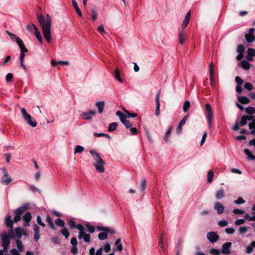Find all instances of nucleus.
I'll return each instance as SVG.
<instances>
[{
	"label": "nucleus",
	"mask_w": 255,
	"mask_h": 255,
	"mask_svg": "<svg viewBox=\"0 0 255 255\" xmlns=\"http://www.w3.org/2000/svg\"><path fill=\"white\" fill-rule=\"evenodd\" d=\"M55 222L57 226L60 227H63L65 225L64 221L59 218L56 219Z\"/></svg>",
	"instance_id": "37"
},
{
	"label": "nucleus",
	"mask_w": 255,
	"mask_h": 255,
	"mask_svg": "<svg viewBox=\"0 0 255 255\" xmlns=\"http://www.w3.org/2000/svg\"><path fill=\"white\" fill-rule=\"evenodd\" d=\"M96 228L98 231H104L105 232H110V228L106 227L97 226Z\"/></svg>",
	"instance_id": "40"
},
{
	"label": "nucleus",
	"mask_w": 255,
	"mask_h": 255,
	"mask_svg": "<svg viewBox=\"0 0 255 255\" xmlns=\"http://www.w3.org/2000/svg\"><path fill=\"white\" fill-rule=\"evenodd\" d=\"M249 127L250 129L255 128V119L253 120L251 123L249 124Z\"/></svg>",
	"instance_id": "64"
},
{
	"label": "nucleus",
	"mask_w": 255,
	"mask_h": 255,
	"mask_svg": "<svg viewBox=\"0 0 255 255\" xmlns=\"http://www.w3.org/2000/svg\"><path fill=\"white\" fill-rule=\"evenodd\" d=\"M235 203L236 204H244L246 202V201L242 198H239L237 200L234 201Z\"/></svg>",
	"instance_id": "61"
},
{
	"label": "nucleus",
	"mask_w": 255,
	"mask_h": 255,
	"mask_svg": "<svg viewBox=\"0 0 255 255\" xmlns=\"http://www.w3.org/2000/svg\"><path fill=\"white\" fill-rule=\"evenodd\" d=\"M44 35V37L46 41L50 43L51 41V33H43Z\"/></svg>",
	"instance_id": "49"
},
{
	"label": "nucleus",
	"mask_w": 255,
	"mask_h": 255,
	"mask_svg": "<svg viewBox=\"0 0 255 255\" xmlns=\"http://www.w3.org/2000/svg\"><path fill=\"white\" fill-rule=\"evenodd\" d=\"M1 170L3 172V175L0 179V183L3 185H7L11 183L12 179L11 177L8 175V172L6 168H2Z\"/></svg>",
	"instance_id": "6"
},
{
	"label": "nucleus",
	"mask_w": 255,
	"mask_h": 255,
	"mask_svg": "<svg viewBox=\"0 0 255 255\" xmlns=\"http://www.w3.org/2000/svg\"><path fill=\"white\" fill-rule=\"evenodd\" d=\"M1 245L3 247V251L4 252H7L9 246L10 244V239L9 237H8V235L6 232H3L1 234Z\"/></svg>",
	"instance_id": "5"
},
{
	"label": "nucleus",
	"mask_w": 255,
	"mask_h": 255,
	"mask_svg": "<svg viewBox=\"0 0 255 255\" xmlns=\"http://www.w3.org/2000/svg\"><path fill=\"white\" fill-rule=\"evenodd\" d=\"M22 117L26 123L32 127H35L37 125V123L31 116L27 113L26 109L24 108H20Z\"/></svg>",
	"instance_id": "2"
},
{
	"label": "nucleus",
	"mask_w": 255,
	"mask_h": 255,
	"mask_svg": "<svg viewBox=\"0 0 255 255\" xmlns=\"http://www.w3.org/2000/svg\"><path fill=\"white\" fill-rule=\"evenodd\" d=\"M8 34L12 40L16 42L20 49V52H21V51L22 52V51L24 53L27 52V49L25 47L24 44L20 38L17 37L14 33H8Z\"/></svg>",
	"instance_id": "4"
},
{
	"label": "nucleus",
	"mask_w": 255,
	"mask_h": 255,
	"mask_svg": "<svg viewBox=\"0 0 255 255\" xmlns=\"http://www.w3.org/2000/svg\"><path fill=\"white\" fill-rule=\"evenodd\" d=\"M190 15H191V12H190V11H189L186 14V15L184 17V19L182 22V26H181L182 29H184L188 24L189 20H190Z\"/></svg>",
	"instance_id": "17"
},
{
	"label": "nucleus",
	"mask_w": 255,
	"mask_h": 255,
	"mask_svg": "<svg viewBox=\"0 0 255 255\" xmlns=\"http://www.w3.org/2000/svg\"><path fill=\"white\" fill-rule=\"evenodd\" d=\"M95 105L98 110V112L100 114L102 113L104 111V106H105L104 102L100 101V102H97L96 103Z\"/></svg>",
	"instance_id": "21"
},
{
	"label": "nucleus",
	"mask_w": 255,
	"mask_h": 255,
	"mask_svg": "<svg viewBox=\"0 0 255 255\" xmlns=\"http://www.w3.org/2000/svg\"><path fill=\"white\" fill-rule=\"evenodd\" d=\"M118 127V124L114 122L109 125L108 130L110 132L115 130Z\"/></svg>",
	"instance_id": "31"
},
{
	"label": "nucleus",
	"mask_w": 255,
	"mask_h": 255,
	"mask_svg": "<svg viewBox=\"0 0 255 255\" xmlns=\"http://www.w3.org/2000/svg\"><path fill=\"white\" fill-rule=\"evenodd\" d=\"M254 33H246L245 38L249 43L255 41V36L253 35Z\"/></svg>",
	"instance_id": "19"
},
{
	"label": "nucleus",
	"mask_w": 255,
	"mask_h": 255,
	"mask_svg": "<svg viewBox=\"0 0 255 255\" xmlns=\"http://www.w3.org/2000/svg\"><path fill=\"white\" fill-rule=\"evenodd\" d=\"M160 114V103L156 104L155 115L158 117Z\"/></svg>",
	"instance_id": "56"
},
{
	"label": "nucleus",
	"mask_w": 255,
	"mask_h": 255,
	"mask_svg": "<svg viewBox=\"0 0 255 255\" xmlns=\"http://www.w3.org/2000/svg\"><path fill=\"white\" fill-rule=\"evenodd\" d=\"M238 100L242 104H247L250 102V100L246 96H239L238 97Z\"/></svg>",
	"instance_id": "22"
},
{
	"label": "nucleus",
	"mask_w": 255,
	"mask_h": 255,
	"mask_svg": "<svg viewBox=\"0 0 255 255\" xmlns=\"http://www.w3.org/2000/svg\"><path fill=\"white\" fill-rule=\"evenodd\" d=\"M235 230L233 228H227L225 232L228 234H232L235 232Z\"/></svg>",
	"instance_id": "62"
},
{
	"label": "nucleus",
	"mask_w": 255,
	"mask_h": 255,
	"mask_svg": "<svg viewBox=\"0 0 255 255\" xmlns=\"http://www.w3.org/2000/svg\"><path fill=\"white\" fill-rule=\"evenodd\" d=\"M77 229L79 231L78 238L79 239H81L83 238V236L86 234L85 233V228L81 224H78L77 227Z\"/></svg>",
	"instance_id": "18"
},
{
	"label": "nucleus",
	"mask_w": 255,
	"mask_h": 255,
	"mask_svg": "<svg viewBox=\"0 0 255 255\" xmlns=\"http://www.w3.org/2000/svg\"><path fill=\"white\" fill-rule=\"evenodd\" d=\"M14 213L15 214V216L13 218V222H17L18 221H19L21 220V215L22 213L16 211V209L14 210Z\"/></svg>",
	"instance_id": "27"
},
{
	"label": "nucleus",
	"mask_w": 255,
	"mask_h": 255,
	"mask_svg": "<svg viewBox=\"0 0 255 255\" xmlns=\"http://www.w3.org/2000/svg\"><path fill=\"white\" fill-rule=\"evenodd\" d=\"M214 173L212 170H210L208 173L207 181L208 183H210L212 182L214 177Z\"/></svg>",
	"instance_id": "34"
},
{
	"label": "nucleus",
	"mask_w": 255,
	"mask_h": 255,
	"mask_svg": "<svg viewBox=\"0 0 255 255\" xmlns=\"http://www.w3.org/2000/svg\"><path fill=\"white\" fill-rule=\"evenodd\" d=\"M108 232H101L98 235V238L100 240H104L108 238Z\"/></svg>",
	"instance_id": "36"
},
{
	"label": "nucleus",
	"mask_w": 255,
	"mask_h": 255,
	"mask_svg": "<svg viewBox=\"0 0 255 255\" xmlns=\"http://www.w3.org/2000/svg\"><path fill=\"white\" fill-rule=\"evenodd\" d=\"M245 88L248 91H251L253 89V86L250 83H246Z\"/></svg>",
	"instance_id": "53"
},
{
	"label": "nucleus",
	"mask_w": 255,
	"mask_h": 255,
	"mask_svg": "<svg viewBox=\"0 0 255 255\" xmlns=\"http://www.w3.org/2000/svg\"><path fill=\"white\" fill-rule=\"evenodd\" d=\"M214 66L213 63H210L209 64V76L211 84L212 86H214Z\"/></svg>",
	"instance_id": "15"
},
{
	"label": "nucleus",
	"mask_w": 255,
	"mask_h": 255,
	"mask_svg": "<svg viewBox=\"0 0 255 255\" xmlns=\"http://www.w3.org/2000/svg\"><path fill=\"white\" fill-rule=\"evenodd\" d=\"M84 148L83 146L81 145H77L75 148V153H81L84 151Z\"/></svg>",
	"instance_id": "42"
},
{
	"label": "nucleus",
	"mask_w": 255,
	"mask_h": 255,
	"mask_svg": "<svg viewBox=\"0 0 255 255\" xmlns=\"http://www.w3.org/2000/svg\"><path fill=\"white\" fill-rule=\"evenodd\" d=\"M16 246L17 248L18 249V252H21L23 250V246L22 244V243L19 241H16Z\"/></svg>",
	"instance_id": "47"
},
{
	"label": "nucleus",
	"mask_w": 255,
	"mask_h": 255,
	"mask_svg": "<svg viewBox=\"0 0 255 255\" xmlns=\"http://www.w3.org/2000/svg\"><path fill=\"white\" fill-rule=\"evenodd\" d=\"M190 103L189 101H186L183 106V110L184 112H186L190 108Z\"/></svg>",
	"instance_id": "41"
},
{
	"label": "nucleus",
	"mask_w": 255,
	"mask_h": 255,
	"mask_svg": "<svg viewBox=\"0 0 255 255\" xmlns=\"http://www.w3.org/2000/svg\"><path fill=\"white\" fill-rule=\"evenodd\" d=\"M72 2L73 6L74 8L77 13L78 14L79 16L81 17L82 16V13L81 12L80 8L78 7L77 3L75 1V0H72Z\"/></svg>",
	"instance_id": "24"
},
{
	"label": "nucleus",
	"mask_w": 255,
	"mask_h": 255,
	"mask_svg": "<svg viewBox=\"0 0 255 255\" xmlns=\"http://www.w3.org/2000/svg\"><path fill=\"white\" fill-rule=\"evenodd\" d=\"M51 63H52V65H53V66L57 65L58 64L68 66V64H69L68 62L67 61H56L52 60V62H51Z\"/></svg>",
	"instance_id": "29"
},
{
	"label": "nucleus",
	"mask_w": 255,
	"mask_h": 255,
	"mask_svg": "<svg viewBox=\"0 0 255 255\" xmlns=\"http://www.w3.org/2000/svg\"><path fill=\"white\" fill-rule=\"evenodd\" d=\"M5 222L8 227L12 228V224L10 216H7L5 217Z\"/></svg>",
	"instance_id": "30"
},
{
	"label": "nucleus",
	"mask_w": 255,
	"mask_h": 255,
	"mask_svg": "<svg viewBox=\"0 0 255 255\" xmlns=\"http://www.w3.org/2000/svg\"><path fill=\"white\" fill-rule=\"evenodd\" d=\"M15 234L16 235L17 238L19 239L21 238L22 236V233H21V230L19 227H17L15 229Z\"/></svg>",
	"instance_id": "44"
},
{
	"label": "nucleus",
	"mask_w": 255,
	"mask_h": 255,
	"mask_svg": "<svg viewBox=\"0 0 255 255\" xmlns=\"http://www.w3.org/2000/svg\"><path fill=\"white\" fill-rule=\"evenodd\" d=\"M246 117H245V116H243L242 118H241V122L240 123V125L241 126H245L247 124V120L246 119Z\"/></svg>",
	"instance_id": "51"
},
{
	"label": "nucleus",
	"mask_w": 255,
	"mask_h": 255,
	"mask_svg": "<svg viewBox=\"0 0 255 255\" xmlns=\"http://www.w3.org/2000/svg\"><path fill=\"white\" fill-rule=\"evenodd\" d=\"M247 231H248V227H246V226L241 227L239 229V232L241 234L246 233L247 232Z\"/></svg>",
	"instance_id": "57"
},
{
	"label": "nucleus",
	"mask_w": 255,
	"mask_h": 255,
	"mask_svg": "<svg viewBox=\"0 0 255 255\" xmlns=\"http://www.w3.org/2000/svg\"><path fill=\"white\" fill-rule=\"evenodd\" d=\"M179 38L180 44H183L188 38L187 33H180Z\"/></svg>",
	"instance_id": "23"
},
{
	"label": "nucleus",
	"mask_w": 255,
	"mask_h": 255,
	"mask_svg": "<svg viewBox=\"0 0 255 255\" xmlns=\"http://www.w3.org/2000/svg\"><path fill=\"white\" fill-rule=\"evenodd\" d=\"M28 188L33 192H39V190L33 185H28Z\"/></svg>",
	"instance_id": "52"
},
{
	"label": "nucleus",
	"mask_w": 255,
	"mask_h": 255,
	"mask_svg": "<svg viewBox=\"0 0 255 255\" xmlns=\"http://www.w3.org/2000/svg\"><path fill=\"white\" fill-rule=\"evenodd\" d=\"M96 114L95 110H90L89 112H85L82 113L83 119L86 120H90L92 117Z\"/></svg>",
	"instance_id": "9"
},
{
	"label": "nucleus",
	"mask_w": 255,
	"mask_h": 255,
	"mask_svg": "<svg viewBox=\"0 0 255 255\" xmlns=\"http://www.w3.org/2000/svg\"><path fill=\"white\" fill-rule=\"evenodd\" d=\"M214 209L218 214L223 213V205L219 202H215L214 203Z\"/></svg>",
	"instance_id": "16"
},
{
	"label": "nucleus",
	"mask_w": 255,
	"mask_h": 255,
	"mask_svg": "<svg viewBox=\"0 0 255 255\" xmlns=\"http://www.w3.org/2000/svg\"><path fill=\"white\" fill-rule=\"evenodd\" d=\"M90 153L92 156L93 159L94 160L95 162H99L100 161H102L103 159L100 157L99 154L97 153L94 150H90Z\"/></svg>",
	"instance_id": "13"
},
{
	"label": "nucleus",
	"mask_w": 255,
	"mask_h": 255,
	"mask_svg": "<svg viewBox=\"0 0 255 255\" xmlns=\"http://www.w3.org/2000/svg\"><path fill=\"white\" fill-rule=\"evenodd\" d=\"M246 113L249 115H253L255 113V109L253 107H249L245 109Z\"/></svg>",
	"instance_id": "35"
},
{
	"label": "nucleus",
	"mask_w": 255,
	"mask_h": 255,
	"mask_svg": "<svg viewBox=\"0 0 255 255\" xmlns=\"http://www.w3.org/2000/svg\"><path fill=\"white\" fill-rule=\"evenodd\" d=\"M239 65L245 70H249L251 67V64L246 60L241 61Z\"/></svg>",
	"instance_id": "20"
},
{
	"label": "nucleus",
	"mask_w": 255,
	"mask_h": 255,
	"mask_svg": "<svg viewBox=\"0 0 255 255\" xmlns=\"http://www.w3.org/2000/svg\"><path fill=\"white\" fill-rule=\"evenodd\" d=\"M244 152L248 155L249 159L254 160L255 159V156L252 153L251 151L248 149H245Z\"/></svg>",
	"instance_id": "32"
},
{
	"label": "nucleus",
	"mask_w": 255,
	"mask_h": 255,
	"mask_svg": "<svg viewBox=\"0 0 255 255\" xmlns=\"http://www.w3.org/2000/svg\"><path fill=\"white\" fill-rule=\"evenodd\" d=\"M68 223L70 227L72 229H77V225L75 224V223L73 220H69Z\"/></svg>",
	"instance_id": "50"
},
{
	"label": "nucleus",
	"mask_w": 255,
	"mask_h": 255,
	"mask_svg": "<svg viewBox=\"0 0 255 255\" xmlns=\"http://www.w3.org/2000/svg\"><path fill=\"white\" fill-rule=\"evenodd\" d=\"M207 238L211 243H213L218 241L219 236L215 232H210L207 233Z\"/></svg>",
	"instance_id": "7"
},
{
	"label": "nucleus",
	"mask_w": 255,
	"mask_h": 255,
	"mask_svg": "<svg viewBox=\"0 0 255 255\" xmlns=\"http://www.w3.org/2000/svg\"><path fill=\"white\" fill-rule=\"evenodd\" d=\"M28 207H29L28 205L27 204H25L23 205L22 206H21L20 207L16 209V211L19 212L22 214L24 211H25L28 209Z\"/></svg>",
	"instance_id": "33"
},
{
	"label": "nucleus",
	"mask_w": 255,
	"mask_h": 255,
	"mask_svg": "<svg viewBox=\"0 0 255 255\" xmlns=\"http://www.w3.org/2000/svg\"><path fill=\"white\" fill-rule=\"evenodd\" d=\"M245 47L243 45H239L237 48V52L240 53H244Z\"/></svg>",
	"instance_id": "55"
},
{
	"label": "nucleus",
	"mask_w": 255,
	"mask_h": 255,
	"mask_svg": "<svg viewBox=\"0 0 255 255\" xmlns=\"http://www.w3.org/2000/svg\"><path fill=\"white\" fill-rule=\"evenodd\" d=\"M254 56H255V49L251 48H248L246 59L250 61H252L254 60Z\"/></svg>",
	"instance_id": "11"
},
{
	"label": "nucleus",
	"mask_w": 255,
	"mask_h": 255,
	"mask_svg": "<svg viewBox=\"0 0 255 255\" xmlns=\"http://www.w3.org/2000/svg\"><path fill=\"white\" fill-rule=\"evenodd\" d=\"M37 222L40 226L44 227L45 224L42 221L41 218L39 215H38L36 218Z\"/></svg>",
	"instance_id": "48"
},
{
	"label": "nucleus",
	"mask_w": 255,
	"mask_h": 255,
	"mask_svg": "<svg viewBox=\"0 0 255 255\" xmlns=\"http://www.w3.org/2000/svg\"><path fill=\"white\" fill-rule=\"evenodd\" d=\"M11 255H20L19 252L15 249H12L10 250Z\"/></svg>",
	"instance_id": "63"
},
{
	"label": "nucleus",
	"mask_w": 255,
	"mask_h": 255,
	"mask_svg": "<svg viewBox=\"0 0 255 255\" xmlns=\"http://www.w3.org/2000/svg\"><path fill=\"white\" fill-rule=\"evenodd\" d=\"M37 19L41 25L42 32H50L51 26V17L48 14L46 15V20H45L44 16L39 11L36 12Z\"/></svg>",
	"instance_id": "1"
},
{
	"label": "nucleus",
	"mask_w": 255,
	"mask_h": 255,
	"mask_svg": "<svg viewBox=\"0 0 255 255\" xmlns=\"http://www.w3.org/2000/svg\"><path fill=\"white\" fill-rule=\"evenodd\" d=\"M35 36L37 39L40 42V44L42 43V36L41 33H35Z\"/></svg>",
	"instance_id": "58"
},
{
	"label": "nucleus",
	"mask_w": 255,
	"mask_h": 255,
	"mask_svg": "<svg viewBox=\"0 0 255 255\" xmlns=\"http://www.w3.org/2000/svg\"><path fill=\"white\" fill-rule=\"evenodd\" d=\"M123 124L125 125V126L127 128H130L132 126L131 123L128 120H126V121H124L123 123Z\"/></svg>",
	"instance_id": "59"
},
{
	"label": "nucleus",
	"mask_w": 255,
	"mask_h": 255,
	"mask_svg": "<svg viewBox=\"0 0 255 255\" xmlns=\"http://www.w3.org/2000/svg\"><path fill=\"white\" fill-rule=\"evenodd\" d=\"M204 113L207 118L209 128H210L212 124L213 112L212 107L209 103L205 105V110L204 111Z\"/></svg>",
	"instance_id": "3"
},
{
	"label": "nucleus",
	"mask_w": 255,
	"mask_h": 255,
	"mask_svg": "<svg viewBox=\"0 0 255 255\" xmlns=\"http://www.w3.org/2000/svg\"><path fill=\"white\" fill-rule=\"evenodd\" d=\"M33 230L34 239L37 242L40 238V228L37 225L35 224L33 227Z\"/></svg>",
	"instance_id": "12"
},
{
	"label": "nucleus",
	"mask_w": 255,
	"mask_h": 255,
	"mask_svg": "<svg viewBox=\"0 0 255 255\" xmlns=\"http://www.w3.org/2000/svg\"><path fill=\"white\" fill-rule=\"evenodd\" d=\"M231 245L232 243L231 242H227L224 244V255H228L230 254V251L229 248Z\"/></svg>",
	"instance_id": "28"
},
{
	"label": "nucleus",
	"mask_w": 255,
	"mask_h": 255,
	"mask_svg": "<svg viewBox=\"0 0 255 255\" xmlns=\"http://www.w3.org/2000/svg\"><path fill=\"white\" fill-rule=\"evenodd\" d=\"M146 180L145 179H142L141 181L140 185V189L142 192H144L146 188Z\"/></svg>",
	"instance_id": "38"
},
{
	"label": "nucleus",
	"mask_w": 255,
	"mask_h": 255,
	"mask_svg": "<svg viewBox=\"0 0 255 255\" xmlns=\"http://www.w3.org/2000/svg\"><path fill=\"white\" fill-rule=\"evenodd\" d=\"M105 164V162L103 160L102 161H100L99 162H95L93 163L94 166L95 167L97 171L103 173L105 171L104 165Z\"/></svg>",
	"instance_id": "8"
},
{
	"label": "nucleus",
	"mask_w": 255,
	"mask_h": 255,
	"mask_svg": "<svg viewBox=\"0 0 255 255\" xmlns=\"http://www.w3.org/2000/svg\"><path fill=\"white\" fill-rule=\"evenodd\" d=\"M60 232L66 239L69 237V232L66 228H64L61 230Z\"/></svg>",
	"instance_id": "39"
},
{
	"label": "nucleus",
	"mask_w": 255,
	"mask_h": 255,
	"mask_svg": "<svg viewBox=\"0 0 255 255\" xmlns=\"http://www.w3.org/2000/svg\"><path fill=\"white\" fill-rule=\"evenodd\" d=\"M86 227L87 228V231L89 233L92 234L94 233L95 229L93 226L89 224H86Z\"/></svg>",
	"instance_id": "43"
},
{
	"label": "nucleus",
	"mask_w": 255,
	"mask_h": 255,
	"mask_svg": "<svg viewBox=\"0 0 255 255\" xmlns=\"http://www.w3.org/2000/svg\"><path fill=\"white\" fill-rule=\"evenodd\" d=\"M92 12V20L95 21L97 19V11L95 8H92L91 9Z\"/></svg>",
	"instance_id": "45"
},
{
	"label": "nucleus",
	"mask_w": 255,
	"mask_h": 255,
	"mask_svg": "<svg viewBox=\"0 0 255 255\" xmlns=\"http://www.w3.org/2000/svg\"><path fill=\"white\" fill-rule=\"evenodd\" d=\"M27 30L30 32H39L38 29L36 26L34 24H28L26 26Z\"/></svg>",
	"instance_id": "25"
},
{
	"label": "nucleus",
	"mask_w": 255,
	"mask_h": 255,
	"mask_svg": "<svg viewBox=\"0 0 255 255\" xmlns=\"http://www.w3.org/2000/svg\"><path fill=\"white\" fill-rule=\"evenodd\" d=\"M32 218L31 214L30 212H26L23 216L22 219L24 222L23 226L24 227H28L29 226V222Z\"/></svg>",
	"instance_id": "10"
},
{
	"label": "nucleus",
	"mask_w": 255,
	"mask_h": 255,
	"mask_svg": "<svg viewBox=\"0 0 255 255\" xmlns=\"http://www.w3.org/2000/svg\"><path fill=\"white\" fill-rule=\"evenodd\" d=\"M114 76L120 83H123V80L122 79V78L120 76V71L118 69H116L115 70V71L114 72Z\"/></svg>",
	"instance_id": "26"
},
{
	"label": "nucleus",
	"mask_w": 255,
	"mask_h": 255,
	"mask_svg": "<svg viewBox=\"0 0 255 255\" xmlns=\"http://www.w3.org/2000/svg\"><path fill=\"white\" fill-rule=\"evenodd\" d=\"M216 197L217 199H221L223 197V191L222 190H218L216 194Z\"/></svg>",
	"instance_id": "46"
},
{
	"label": "nucleus",
	"mask_w": 255,
	"mask_h": 255,
	"mask_svg": "<svg viewBox=\"0 0 255 255\" xmlns=\"http://www.w3.org/2000/svg\"><path fill=\"white\" fill-rule=\"evenodd\" d=\"M188 115H186L185 116H184L183 118V119L181 120V121L179 123V124L177 127V128H176L177 133H180L181 132L182 126H183L185 124V123L188 119Z\"/></svg>",
	"instance_id": "14"
},
{
	"label": "nucleus",
	"mask_w": 255,
	"mask_h": 255,
	"mask_svg": "<svg viewBox=\"0 0 255 255\" xmlns=\"http://www.w3.org/2000/svg\"><path fill=\"white\" fill-rule=\"evenodd\" d=\"M235 81L237 83V85H242L244 83V81L239 76L236 77Z\"/></svg>",
	"instance_id": "54"
},
{
	"label": "nucleus",
	"mask_w": 255,
	"mask_h": 255,
	"mask_svg": "<svg viewBox=\"0 0 255 255\" xmlns=\"http://www.w3.org/2000/svg\"><path fill=\"white\" fill-rule=\"evenodd\" d=\"M83 238L85 242L88 243L90 241L91 236L89 234H85L83 236Z\"/></svg>",
	"instance_id": "60"
}]
</instances>
